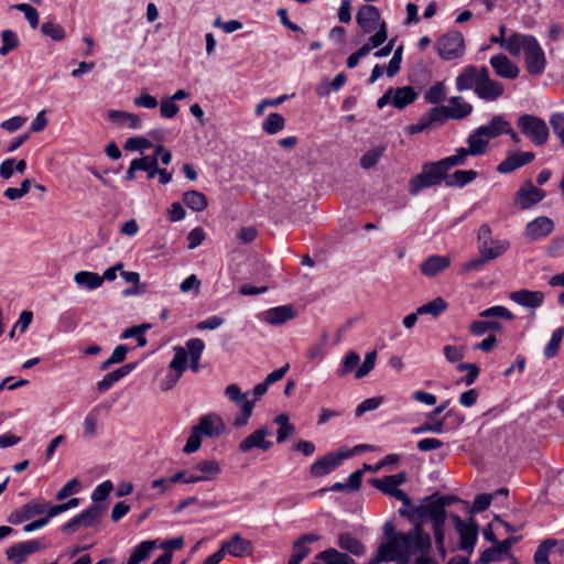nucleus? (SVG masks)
Masks as SVG:
<instances>
[{
    "label": "nucleus",
    "mask_w": 564,
    "mask_h": 564,
    "mask_svg": "<svg viewBox=\"0 0 564 564\" xmlns=\"http://www.w3.org/2000/svg\"><path fill=\"white\" fill-rule=\"evenodd\" d=\"M2 45L0 46V55L6 56L19 46V39L12 30L1 32Z\"/></svg>",
    "instance_id": "obj_50"
},
{
    "label": "nucleus",
    "mask_w": 564,
    "mask_h": 564,
    "mask_svg": "<svg viewBox=\"0 0 564 564\" xmlns=\"http://www.w3.org/2000/svg\"><path fill=\"white\" fill-rule=\"evenodd\" d=\"M499 31L501 33V37H496V35H494L491 36L490 42L500 44L513 56L520 55L521 51L524 52L525 47H528L532 39H534L532 35H525L521 33H513L508 39H505L507 31L505 24L500 25Z\"/></svg>",
    "instance_id": "obj_11"
},
{
    "label": "nucleus",
    "mask_w": 564,
    "mask_h": 564,
    "mask_svg": "<svg viewBox=\"0 0 564 564\" xmlns=\"http://www.w3.org/2000/svg\"><path fill=\"white\" fill-rule=\"evenodd\" d=\"M12 9L23 12L32 29H36L39 26V13L35 8L28 3H18L14 4Z\"/></svg>",
    "instance_id": "obj_55"
},
{
    "label": "nucleus",
    "mask_w": 564,
    "mask_h": 564,
    "mask_svg": "<svg viewBox=\"0 0 564 564\" xmlns=\"http://www.w3.org/2000/svg\"><path fill=\"white\" fill-rule=\"evenodd\" d=\"M202 435L193 426L191 430V434L187 438L186 444L184 445L183 452L185 454H192L197 452L202 445Z\"/></svg>",
    "instance_id": "obj_60"
},
{
    "label": "nucleus",
    "mask_w": 564,
    "mask_h": 564,
    "mask_svg": "<svg viewBox=\"0 0 564 564\" xmlns=\"http://www.w3.org/2000/svg\"><path fill=\"white\" fill-rule=\"evenodd\" d=\"M447 117L453 119H463L468 117L473 111V106L466 102L462 97H452L447 106H444Z\"/></svg>",
    "instance_id": "obj_32"
},
{
    "label": "nucleus",
    "mask_w": 564,
    "mask_h": 564,
    "mask_svg": "<svg viewBox=\"0 0 564 564\" xmlns=\"http://www.w3.org/2000/svg\"><path fill=\"white\" fill-rule=\"evenodd\" d=\"M459 161L452 155L436 162H427L422 166L421 173L411 178L409 192L417 195L422 189L440 185L446 178V173L454 166H458Z\"/></svg>",
    "instance_id": "obj_2"
},
{
    "label": "nucleus",
    "mask_w": 564,
    "mask_h": 564,
    "mask_svg": "<svg viewBox=\"0 0 564 564\" xmlns=\"http://www.w3.org/2000/svg\"><path fill=\"white\" fill-rule=\"evenodd\" d=\"M41 32L55 42H62L66 39L65 29L53 21H45L41 25Z\"/></svg>",
    "instance_id": "obj_43"
},
{
    "label": "nucleus",
    "mask_w": 564,
    "mask_h": 564,
    "mask_svg": "<svg viewBox=\"0 0 564 564\" xmlns=\"http://www.w3.org/2000/svg\"><path fill=\"white\" fill-rule=\"evenodd\" d=\"M319 539V536L316 533H307L302 536H300L294 543H293V553L295 557L300 560H304L311 552V549L306 545L307 543L315 542Z\"/></svg>",
    "instance_id": "obj_37"
},
{
    "label": "nucleus",
    "mask_w": 564,
    "mask_h": 564,
    "mask_svg": "<svg viewBox=\"0 0 564 564\" xmlns=\"http://www.w3.org/2000/svg\"><path fill=\"white\" fill-rule=\"evenodd\" d=\"M448 308L447 302L443 297H435L431 302L421 305L416 310V314H430L433 317H438L443 312Z\"/></svg>",
    "instance_id": "obj_41"
},
{
    "label": "nucleus",
    "mask_w": 564,
    "mask_h": 564,
    "mask_svg": "<svg viewBox=\"0 0 564 564\" xmlns=\"http://www.w3.org/2000/svg\"><path fill=\"white\" fill-rule=\"evenodd\" d=\"M455 528L460 538V549L471 550L477 541L478 525L474 519L465 522L460 517H453Z\"/></svg>",
    "instance_id": "obj_17"
},
{
    "label": "nucleus",
    "mask_w": 564,
    "mask_h": 564,
    "mask_svg": "<svg viewBox=\"0 0 564 564\" xmlns=\"http://www.w3.org/2000/svg\"><path fill=\"white\" fill-rule=\"evenodd\" d=\"M487 69L485 66L479 67L475 65L464 67L456 77V89L458 91L473 89L476 93Z\"/></svg>",
    "instance_id": "obj_15"
},
{
    "label": "nucleus",
    "mask_w": 564,
    "mask_h": 564,
    "mask_svg": "<svg viewBox=\"0 0 564 564\" xmlns=\"http://www.w3.org/2000/svg\"><path fill=\"white\" fill-rule=\"evenodd\" d=\"M269 435H271V433L267 427L258 429L239 444V451L242 453L250 452L254 448L263 452L269 451L273 445L272 442L265 440Z\"/></svg>",
    "instance_id": "obj_21"
},
{
    "label": "nucleus",
    "mask_w": 564,
    "mask_h": 564,
    "mask_svg": "<svg viewBox=\"0 0 564 564\" xmlns=\"http://www.w3.org/2000/svg\"><path fill=\"white\" fill-rule=\"evenodd\" d=\"M121 276H122V279L126 282L133 284V289L124 290L123 291L124 295H139V294H141L142 291L139 288V285H140V274L138 272L121 271Z\"/></svg>",
    "instance_id": "obj_57"
},
{
    "label": "nucleus",
    "mask_w": 564,
    "mask_h": 564,
    "mask_svg": "<svg viewBox=\"0 0 564 564\" xmlns=\"http://www.w3.org/2000/svg\"><path fill=\"white\" fill-rule=\"evenodd\" d=\"M152 148V142L144 137H133L127 139L123 149L129 151L150 149Z\"/></svg>",
    "instance_id": "obj_63"
},
{
    "label": "nucleus",
    "mask_w": 564,
    "mask_h": 564,
    "mask_svg": "<svg viewBox=\"0 0 564 564\" xmlns=\"http://www.w3.org/2000/svg\"><path fill=\"white\" fill-rule=\"evenodd\" d=\"M376 359H377V351L376 350L369 351L365 356V360H364L362 365L356 369L355 377L357 379H361V378L366 377L375 368Z\"/></svg>",
    "instance_id": "obj_56"
},
{
    "label": "nucleus",
    "mask_w": 564,
    "mask_h": 564,
    "mask_svg": "<svg viewBox=\"0 0 564 564\" xmlns=\"http://www.w3.org/2000/svg\"><path fill=\"white\" fill-rule=\"evenodd\" d=\"M482 318L500 317L506 321H513L514 314L506 306L496 305L484 310L480 314Z\"/></svg>",
    "instance_id": "obj_53"
},
{
    "label": "nucleus",
    "mask_w": 564,
    "mask_h": 564,
    "mask_svg": "<svg viewBox=\"0 0 564 564\" xmlns=\"http://www.w3.org/2000/svg\"><path fill=\"white\" fill-rule=\"evenodd\" d=\"M458 371H467V375L459 382L471 386L478 378L480 368L476 364L462 362L457 366Z\"/></svg>",
    "instance_id": "obj_54"
},
{
    "label": "nucleus",
    "mask_w": 564,
    "mask_h": 564,
    "mask_svg": "<svg viewBox=\"0 0 564 564\" xmlns=\"http://www.w3.org/2000/svg\"><path fill=\"white\" fill-rule=\"evenodd\" d=\"M360 362V357L355 351H349L343 359L340 368L337 370V375L339 377H345L350 373L352 370L357 369V366Z\"/></svg>",
    "instance_id": "obj_51"
},
{
    "label": "nucleus",
    "mask_w": 564,
    "mask_h": 564,
    "mask_svg": "<svg viewBox=\"0 0 564 564\" xmlns=\"http://www.w3.org/2000/svg\"><path fill=\"white\" fill-rule=\"evenodd\" d=\"M357 23L366 33L375 32L381 25L379 10L370 4L362 6L357 13Z\"/></svg>",
    "instance_id": "obj_24"
},
{
    "label": "nucleus",
    "mask_w": 564,
    "mask_h": 564,
    "mask_svg": "<svg viewBox=\"0 0 564 564\" xmlns=\"http://www.w3.org/2000/svg\"><path fill=\"white\" fill-rule=\"evenodd\" d=\"M509 299L521 306L536 308L543 304L544 294L541 291L522 289L511 292Z\"/></svg>",
    "instance_id": "obj_28"
},
{
    "label": "nucleus",
    "mask_w": 564,
    "mask_h": 564,
    "mask_svg": "<svg viewBox=\"0 0 564 564\" xmlns=\"http://www.w3.org/2000/svg\"><path fill=\"white\" fill-rule=\"evenodd\" d=\"M220 551L223 555L227 552L235 557L249 556L253 552V545L251 541L243 539L239 533H235L230 540L223 542Z\"/></svg>",
    "instance_id": "obj_20"
},
{
    "label": "nucleus",
    "mask_w": 564,
    "mask_h": 564,
    "mask_svg": "<svg viewBox=\"0 0 564 564\" xmlns=\"http://www.w3.org/2000/svg\"><path fill=\"white\" fill-rule=\"evenodd\" d=\"M112 489H113V485L110 480L102 481L93 491L91 500L94 501V503L104 501L109 496V494L112 491Z\"/></svg>",
    "instance_id": "obj_59"
},
{
    "label": "nucleus",
    "mask_w": 564,
    "mask_h": 564,
    "mask_svg": "<svg viewBox=\"0 0 564 564\" xmlns=\"http://www.w3.org/2000/svg\"><path fill=\"white\" fill-rule=\"evenodd\" d=\"M138 171H144L148 173L149 178H153L158 173V158L147 155L141 159H134Z\"/></svg>",
    "instance_id": "obj_49"
},
{
    "label": "nucleus",
    "mask_w": 564,
    "mask_h": 564,
    "mask_svg": "<svg viewBox=\"0 0 564 564\" xmlns=\"http://www.w3.org/2000/svg\"><path fill=\"white\" fill-rule=\"evenodd\" d=\"M348 457V454H336V453H329L326 456L317 459L312 466H311V474L314 477H321L324 475L329 474L333 471L343 459Z\"/></svg>",
    "instance_id": "obj_27"
},
{
    "label": "nucleus",
    "mask_w": 564,
    "mask_h": 564,
    "mask_svg": "<svg viewBox=\"0 0 564 564\" xmlns=\"http://www.w3.org/2000/svg\"><path fill=\"white\" fill-rule=\"evenodd\" d=\"M451 264L446 256H431L421 263V272L425 276L432 278L445 271Z\"/></svg>",
    "instance_id": "obj_29"
},
{
    "label": "nucleus",
    "mask_w": 564,
    "mask_h": 564,
    "mask_svg": "<svg viewBox=\"0 0 564 564\" xmlns=\"http://www.w3.org/2000/svg\"><path fill=\"white\" fill-rule=\"evenodd\" d=\"M510 248L508 239L492 238V231L489 225L482 224L477 232V249L479 254L485 256L489 261H494L505 254Z\"/></svg>",
    "instance_id": "obj_5"
},
{
    "label": "nucleus",
    "mask_w": 564,
    "mask_h": 564,
    "mask_svg": "<svg viewBox=\"0 0 564 564\" xmlns=\"http://www.w3.org/2000/svg\"><path fill=\"white\" fill-rule=\"evenodd\" d=\"M184 204L194 212H203L207 207L206 196L198 191H188L183 194Z\"/></svg>",
    "instance_id": "obj_38"
},
{
    "label": "nucleus",
    "mask_w": 564,
    "mask_h": 564,
    "mask_svg": "<svg viewBox=\"0 0 564 564\" xmlns=\"http://www.w3.org/2000/svg\"><path fill=\"white\" fill-rule=\"evenodd\" d=\"M477 176L478 173L474 170H457L451 175L446 174L445 183L449 187H464Z\"/></svg>",
    "instance_id": "obj_35"
},
{
    "label": "nucleus",
    "mask_w": 564,
    "mask_h": 564,
    "mask_svg": "<svg viewBox=\"0 0 564 564\" xmlns=\"http://www.w3.org/2000/svg\"><path fill=\"white\" fill-rule=\"evenodd\" d=\"M195 470L202 471V475L191 470H181L169 477L171 486L176 482L195 484L200 481H209L215 479L220 473L219 464L214 459L200 460L195 465Z\"/></svg>",
    "instance_id": "obj_7"
},
{
    "label": "nucleus",
    "mask_w": 564,
    "mask_h": 564,
    "mask_svg": "<svg viewBox=\"0 0 564 564\" xmlns=\"http://www.w3.org/2000/svg\"><path fill=\"white\" fill-rule=\"evenodd\" d=\"M535 155L533 152H516L509 154L497 166V171L501 174H507L516 171L517 169L531 163Z\"/></svg>",
    "instance_id": "obj_26"
},
{
    "label": "nucleus",
    "mask_w": 564,
    "mask_h": 564,
    "mask_svg": "<svg viewBox=\"0 0 564 564\" xmlns=\"http://www.w3.org/2000/svg\"><path fill=\"white\" fill-rule=\"evenodd\" d=\"M265 382L258 383L252 389V400L249 399L248 392H242L240 387L236 383H230L226 387L225 395L239 406L240 412L234 420L236 427L245 426L248 424L250 416L252 415L254 403L258 402L268 390Z\"/></svg>",
    "instance_id": "obj_3"
},
{
    "label": "nucleus",
    "mask_w": 564,
    "mask_h": 564,
    "mask_svg": "<svg viewBox=\"0 0 564 564\" xmlns=\"http://www.w3.org/2000/svg\"><path fill=\"white\" fill-rule=\"evenodd\" d=\"M194 427L202 436L217 438L225 433L226 425L221 416L215 412L207 413L199 417Z\"/></svg>",
    "instance_id": "obj_16"
},
{
    "label": "nucleus",
    "mask_w": 564,
    "mask_h": 564,
    "mask_svg": "<svg viewBox=\"0 0 564 564\" xmlns=\"http://www.w3.org/2000/svg\"><path fill=\"white\" fill-rule=\"evenodd\" d=\"M188 358L200 359L202 354L205 349V344L200 338H192L186 341V347L184 348Z\"/></svg>",
    "instance_id": "obj_58"
},
{
    "label": "nucleus",
    "mask_w": 564,
    "mask_h": 564,
    "mask_svg": "<svg viewBox=\"0 0 564 564\" xmlns=\"http://www.w3.org/2000/svg\"><path fill=\"white\" fill-rule=\"evenodd\" d=\"M501 332L502 325L500 322L491 321V319H480L474 321L469 325V332L475 336H482L487 332Z\"/></svg>",
    "instance_id": "obj_39"
},
{
    "label": "nucleus",
    "mask_w": 564,
    "mask_h": 564,
    "mask_svg": "<svg viewBox=\"0 0 564 564\" xmlns=\"http://www.w3.org/2000/svg\"><path fill=\"white\" fill-rule=\"evenodd\" d=\"M564 336V327H560L552 333L550 341L544 347V356L547 359L553 358L558 352Z\"/></svg>",
    "instance_id": "obj_48"
},
{
    "label": "nucleus",
    "mask_w": 564,
    "mask_h": 564,
    "mask_svg": "<svg viewBox=\"0 0 564 564\" xmlns=\"http://www.w3.org/2000/svg\"><path fill=\"white\" fill-rule=\"evenodd\" d=\"M387 562L398 564H438L432 556V541L423 530L422 523H415L409 532H399L379 545Z\"/></svg>",
    "instance_id": "obj_1"
},
{
    "label": "nucleus",
    "mask_w": 564,
    "mask_h": 564,
    "mask_svg": "<svg viewBox=\"0 0 564 564\" xmlns=\"http://www.w3.org/2000/svg\"><path fill=\"white\" fill-rule=\"evenodd\" d=\"M105 512L106 508L104 506L99 503H93L77 517L83 528H90L97 525L101 521Z\"/></svg>",
    "instance_id": "obj_33"
},
{
    "label": "nucleus",
    "mask_w": 564,
    "mask_h": 564,
    "mask_svg": "<svg viewBox=\"0 0 564 564\" xmlns=\"http://www.w3.org/2000/svg\"><path fill=\"white\" fill-rule=\"evenodd\" d=\"M432 432L435 434H442L444 432V421H437L434 423L424 422L423 424L415 426L411 430V433L414 435Z\"/></svg>",
    "instance_id": "obj_61"
},
{
    "label": "nucleus",
    "mask_w": 564,
    "mask_h": 564,
    "mask_svg": "<svg viewBox=\"0 0 564 564\" xmlns=\"http://www.w3.org/2000/svg\"><path fill=\"white\" fill-rule=\"evenodd\" d=\"M445 500L444 498H440L434 502H431L424 506L420 511V521L417 523H422V525L426 521L432 522L433 532L436 545L438 550L444 554V524L446 519L445 511Z\"/></svg>",
    "instance_id": "obj_4"
},
{
    "label": "nucleus",
    "mask_w": 564,
    "mask_h": 564,
    "mask_svg": "<svg viewBox=\"0 0 564 564\" xmlns=\"http://www.w3.org/2000/svg\"><path fill=\"white\" fill-rule=\"evenodd\" d=\"M545 195V191L534 186L532 181L528 180L517 191L513 205L520 210H527L543 200Z\"/></svg>",
    "instance_id": "obj_10"
},
{
    "label": "nucleus",
    "mask_w": 564,
    "mask_h": 564,
    "mask_svg": "<svg viewBox=\"0 0 564 564\" xmlns=\"http://www.w3.org/2000/svg\"><path fill=\"white\" fill-rule=\"evenodd\" d=\"M553 230V220L546 216H540L527 224L524 235L529 240L538 241L551 235Z\"/></svg>",
    "instance_id": "obj_19"
},
{
    "label": "nucleus",
    "mask_w": 564,
    "mask_h": 564,
    "mask_svg": "<svg viewBox=\"0 0 564 564\" xmlns=\"http://www.w3.org/2000/svg\"><path fill=\"white\" fill-rule=\"evenodd\" d=\"M475 94L479 99L492 102L505 94V86L500 82L494 80L487 69Z\"/></svg>",
    "instance_id": "obj_18"
},
{
    "label": "nucleus",
    "mask_w": 564,
    "mask_h": 564,
    "mask_svg": "<svg viewBox=\"0 0 564 564\" xmlns=\"http://www.w3.org/2000/svg\"><path fill=\"white\" fill-rule=\"evenodd\" d=\"M297 316L293 305H281L269 308L261 314V318L269 325H282Z\"/></svg>",
    "instance_id": "obj_22"
},
{
    "label": "nucleus",
    "mask_w": 564,
    "mask_h": 564,
    "mask_svg": "<svg viewBox=\"0 0 564 564\" xmlns=\"http://www.w3.org/2000/svg\"><path fill=\"white\" fill-rule=\"evenodd\" d=\"M99 411L93 409L84 420V437L94 438L97 435Z\"/></svg>",
    "instance_id": "obj_52"
},
{
    "label": "nucleus",
    "mask_w": 564,
    "mask_h": 564,
    "mask_svg": "<svg viewBox=\"0 0 564 564\" xmlns=\"http://www.w3.org/2000/svg\"><path fill=\"white\" fill-rule=\"evenodd\" d=\"M390 91L392 93V105L398 109H403L416 98V93L410 86L390 88Z\"/></svg>",
    "instance_id": "obj_34"
},
{
    "label": "nucleus",
    "mask_w": 564,
    "mask_h": 564,
    "mask_svg": "<svg viewBox=\"0 0 564 564\" xmlns=\"http://www.w3.org/2000/svg\"><path fill=\"white\" fill-rule=\"evenodd\" d=\"M74 281L79 286L88 290H95L102 285L104 278H100V275L95 272L79 271L74 275Z\"/></svg>",
    "instance_id": "obj_36"
},
{
    "label": "nucleus",
    "mask_w": 564,
    "mask_h": 564,
    "mask_svg": "<svg viewBox=\"0 0 564 564\" xmlns=\"http://www.w3.org/2000/svg\"><path fill=\"white\" fill-rule=\"evenodd\" d=\"M445 96V87L443 83H436L426 93L425 99L431 104H440Z\"/></svg>",
    "instance_id": "obj_64"
},
{
    "label": "nucleus",
    "mask_w": 564,
    "mask_h": 564,
    "mask_svg": "<svg viewBox=\"0 0 564 564\" xmlns=\"http://www.w3.org/2000/svg\"><path fill=\"white\" fill-rule=\"evenodd\" d=\"M489 64L499 77L514 79L519 76V67L505 54L492 55L489 59Z\"/></svg>",
    "instance_id": "obj_25"
},
{
    "label": "nucleus",
    "mask_w": 564,
    "mask_h": 564,
    "mask_svg": "<svg viewBox=\"0 0 564 564\" xmlns=\"http://www.w3.org/2000/svg\"><path fill=\"white\" fill-rule=\"evenodd\" d=\"M489 141L477 128L467 139L468 148H459L452 156L459 161V165H464L468 155L477 156L484 154Z\"/></svg>",
    "instance_id": "obj_13"
},
{
    "label": "nucleus",
    "mask_w": 564,
    "mask_h": 564,
    "mask_svg": "<svg viewBox=\"0 0 564 564\" xmlns=\"http://www.w3.org/2000/svg\"><path fill=\"white\" fill-rule=\"evenodd\" d=\"M174 357L169 364L170 372L161 380L162 391L172 390L187 368V354L184 347L174 348Z\"/></svg>",
    "instance_id": "obj_9"
},
{
    "label": "nucleus",
    "mask_w": 564,
    "mask_h": 564,
    "mask_svg": "<svg viewBox=\"0 0 564 564\" xmlns=\"http://www.w3.org/2000/svg\"><path fill=\"white\" fill-rule=\"evenodd\" d=\"M557 545V540L555 539H546L544 540L536 549L534 553V563L535 564H550L549 554L551 550Z\"/></svg>",
    "instance_id": "obj_46"
},
{
    "label": "nucleus",
    "mask_w": 564,
    "mask_h": 564,
    "mask_svg": "<svg viewBox=\"0 0 564 564\" xmlns=\"http://www.w3.org/2000/svg\"><path fill=\"white\" fill-rule=\"evenodd\" d=\"M284 126H285L284 118L278 112H272L263 121L262 129L268 134H275V133L280 132L284 128Z\"/></svg>",
    "instance_id": "obj_47"
},
{
    "label": "nucleus",
    "mask_w": 564,
    "mask_h": 564,
    "mask_svg": "<svg viewBox=\"0 0 564 564\" xmlns=\"http://www.w3.org/2000/svg\"><path fill=\"white\" fill-rule=\"evenodd\" d=\"M178 110L180 107L170 97H165L161 100L160 113L163 118L172 119L177 115Z\"/></svg>",
    "instance_id": "obj_62"
},
{
    "label": "nucleus",
    "mask_w": 564,
    "mask_h": 564,
    "mask_svg": "<svg viewBox=\"0 0 564 564\" xmlns=\"http://www.w3.org/2000/svg\"><path fill=\"white\" fill-rule=\"evenodd\" d=\"M523 53L529 74L533 76L541 75L545 69L546 58L535 37L532 39Z\"/></svg>",
    "instance_id": "obj_14"
},
{
    "label": "nucleus",
    "mask_w": 564,
    "mask_h": 564,
    "mask_svg": "<svg viewBox=\"0 0 564 564\" xmlns=\"http://www.w3.org/2000/svg\"><path fill=\"white\" fill-rule=\"evenodd\" d=\"M47 503L43 501H30L22 506L20 509L13 511L9 516V522L12 524H20L34 517H37L46 511Z\"/></svg>",
    "instance_id": "obj_23"
},
{
    "label": "nucleus",
    "mask_w": 564,
    "mask_h": 564,
    "mask_svg": "<svg viewBox=\"0 0 564 564\" xmlns=\"http://www.w3.org/2000/svg\"><path fill=\"white\" fill-rule=\"evenodd\" d=\"M478 130L489 140L510 131V122L502 116H494L489 123L480 126Z\"/></svg>",
    "instance_id": "obj_30"
},
{
    "label": "nucleus",
    "mask_w": 564,
    "mask_h": 564,
    "mask_svg": "<svg viewBox=\"0 0 564 564\" xmlns=\"http://www.w3.org/2000/svg\"><path fill=\"white\" fill-rule=\"evenodd\" d=\"M384 152H386L384 145H377V147L368 150L360 158V166L365 170H369V169L376 166Z\"/></svg>",
    "instance_id": "obj_44"
},
{
    "label": "nucleus",
    "mask_w": 564,
    "mask_h": 564,
    "mask_svg": "<svg viewBox=\"0 0 564 564\" xmlns=\"http://www.w3.org/2000/svg\"><path fill=\"white\" fill-rule=\"evenodd\" d=\"M150 328V324H141L139 326L127 328L120 335L121 339L135 338L139 347L147 345L144 333Z\"/></svg>",
    "instance_id": "obj_45"
},
{
    "label": "nucleus",
    "mask_w": 564,
    "mask_h": 564,
    "mask_svg": "<svg viewBox=\"0 0 564 564\" xmlns=\"http://www.w3.org/2000/svg\"><path fill=\"white\" fill-rule=\"evenodd\" d=\"M46 546L47 545L43 540L19 542L7 549L6 556L12 564H23L29 555L34 554Z\"/></svg>",
    "instance_id": "obj_12"
},
{
    "label": "nucleus",
    "mask_w": 564,
    "mask_h": 564,
    "mask_svg": "<svg viewBox=\"0 0 564 564\" xmlns=\"http://www.w3.org/2000/svg\"><path fill=\"white\" fill-rule=\"evenodd\" d=\"M156 542L155 541H143L140 544H138L132 554L129 557V561L132 564H140L144 561H147L150 557L151 552L155 549Z\"/></svg>",
    "instance_id": "obj_40"
},
{
    "label": "nucleus",
    "mask_w": 564,
    "mask_h": 564,
    "mask_svg": "<svg viewBox=\"0 0 564 564\" xmlns=\"http://www.w3.org/2000/svg\"><path fill=\"white\" fill-rule=\"evenodd\" d=\"M434 48L446 62L460 59L466 51L464 35L456 30L448 31L436 40Z\"/></svg>",
    "instance_id": "obj_6"
},
{
    "label": "nucleus",
    "mask_w": 564,
    "mask_h": 564,
    "mask_svg": "<svg viewBox=\"0 0 564 564\" xmlns=\"http://www.w3.org/2000/svg\"><path fill=\"white\" fill-rule=\"evenodd\" d=\"M338 545L340 549L346 550L354 555H361L365 553V546L350 533L340 534L338 538Z\"/></svg>",
    "instance_id": "obj_42"
},
{
    "label": "nucleus",
    "mask_w": 564,
    "mask_h": 564,
    "mask_svg": "<svg viewBox=\"0 0 564 564\" xmlns=\"http://www.w3.org/2000/svg\"><path fill=\"white\" fill-rule=\"evenodd\" d=\"M517 126L533 144L543 145L549 139V128L545 121L533 115H522L517 120Z\"/></svg>",
    "instance_id": "obj_8"
},
{
    "label": "nucleus",
    "mask_w": 564,
    "mask_h": 564,
    "mask_svg": "<svg viewBox=\"0 0 564 564\" xmlns=\"http://www.w3.org/2000/svg\"><path fill=\"white\" fill-rule=\"evenodd\" d=\"M134 364H126L120 368L107 373L98 383L97 390L100 393L108 391L116 382H118L123 377L128 376L133 369Z\"/></svg>",
    "instance_id": "obj_31"
}]
</instances>
